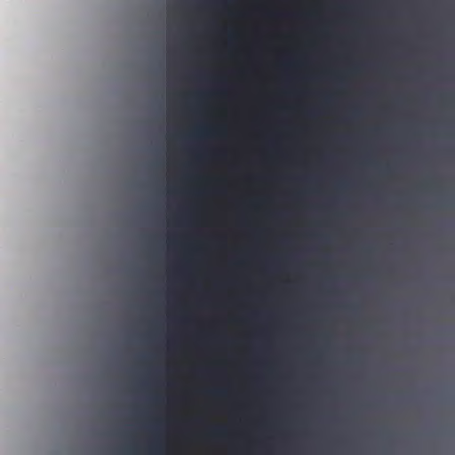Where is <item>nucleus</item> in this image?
Listing matches in <instances>:
<instances>
[{"label":"nucleus","mask_w":455,"mask_h":455,"mask_svg":"<svg viewBox=\"0 0 455 455\" xmlns=\"http://www.w3.org/2000/svg\"><path fill=\"white\" fill-rule=\"evenodd\" d=\"M212 434L216 437L224 436L226 434V428L217 427L212 431Z\"/></svg>","instance_id":"obj_1"},{"label":"nucleus","mask_w":455,"mask_h":455,"mask_svg":"<svg viewBox=\"0 0 455 455\" xmlns=\"http://www.w3.org/2000/svg\"><path fill=\"white\" fill-rule=\"evenodd\" d=\"M214 393H215V394H217V395H220V394H222L223 392H221V391H215Z\"/></svg>","instance_id":"obj_2"}]
</instances>
